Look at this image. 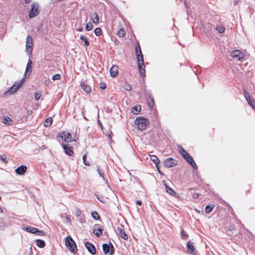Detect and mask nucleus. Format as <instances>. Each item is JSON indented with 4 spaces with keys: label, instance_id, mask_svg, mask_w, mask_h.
I'll list each match as a JSON object with an SVG mask.
<instances>
[{
    "label": "nucleus",
    "instance_id": "nucleus-55",
    "mask_svg": "<svg viewBox=\"0 0 255 255\" xmlns=\"http://www.w3.org/2000/svg\"><path fill=\"white\" fill-rule=\"evenodd\" d=\"M82 29H83L82 28H79L78 29V30L79 31H82Z\"/></svg>",
    "mask_w": 255,
    "mask_h": 255
},
{
    "label": "nucleus",
    "instance_id": "nucleus-28",
    "mask_svg": "<svg viewBox=\"0 0 255 255\" xmlns=\"http://www.w3.org/2000/svg\"><path fill=\"white\" fill-rule=\"evenodd\" d=\"M52 123V119L51 118L46 119L44 122V126L45 127H49Z\"/></svg>",
    "mask_w": 255,
    "mask_h": 255
},
{
    "label": "nucleus",
    "instance_id": "nucleus-41",
    "mask_svg": "<svg viewBox=\"0 0 255 255\" xmlns=\"http://www.w3.org/2000/svg\"><path fill=\"white\" fill-rule=\"evenodd\" d=\"M87 156V154H84L83 155V162L85 165H89L90 162L86 161Z\"/></svg>",
    "mask_w": 255,
    "mask_h": 255
},
{
    "label": "nucleus",
    "instance_id": "nucleus-10",
    "mask_svg": "<svg viewBox=\"0 0 255 255\" xmlns=\"http://www.w3.org/2000/svg\"><path fill=\"white\" fill-rule=\"evenodd\" d=\"M117 233L119 237L124 240H127L128 239V236L126 234L125 231L124 230V227L122 225H120L118 227Z\"/></svg>",
    "mask_w": 255,
    "mask_h": 255
},
{
    "label": "nucleus",
    "instance_id": "nucleus-39",
    "mask_svg": "<svg viewBox=\"0 0 255 255\" xmlns=\"http://www.w3.org/2000/svg\"><path fill=\"white\" fill-rule=\"evenodd\" d=\"M214 206L212 207L210 205H207L205 207V212L207 213H209L211 212L212 211V209H213Z\"/></svg>",
    "mask_w": 255,
    "mask_h": 255
},
{
    "label": "nucleus",
    "instance_id": "nucleus-43",
    "mask_svg": "<svg viewBox=\"0 0 255 255\" xmlns=\"http://www.w3.org/2000/svg\"><path fill=\"white\" fill-rule=\"evenodd\" d=\"M101 32L102 30L100 28H96L94 30L95 34L97 36H99L101 34Z\"/></svg>",
    "mask_w": 255,
    "mask_h": 255
},
{
    "label": "nucleus",
    "instance_id": "nucleus-44",
    "mask_svg": "<svg viewBox=\"0 0 255 255\" xmlns=\"http://www.w3.org/2000/svg\"><path fill=\"white\" fill-rule=\"evenodd\" d=\"M41 97V94L38 92H36L34 94V99L36 101H38Z\"/></svg>",
    "mask_w": 255,
    "mask_h": 255
},
{
    "label": "nucleus",
    "instance_id": "nucleus-4",
    "mask_svg": "<svg viewBox=\"0 0 255 255\" xmlns=\"http://www.w3.org/2000/svg\"><path fill=\"white\" fill-rule=\"evenodd\" d=\"M39 12V5L37 3H33L31 5V9L29 11V17L30 18L37 16Z\"/></svg>",
    "mask_w": 255,
    "mask_h": 255
},
{
    "label": "nucleus",
    "instance_id": "nucleus-32",
    "mask_svg": "<svg viewBox=\"0 0 255 255\" xmlns=\"http://www.w3.org/2000/svg\"><path fill=\"white\" fill-rule=\"evenodd\" d=\"M96 197H97V199L100 201V202H102V203H105V201H106V198H107V197L105 196V197H103V196H101V195H96Z\"/></svg>",
    "mask_w": 255,
    "mask_h": 255
},
{
    "label": "nucleus",
    "instance_id": "nucleus-36",
    "mask_svg": "<svg viewBox=\"0 0 255 255\" xmlns=\"http://www.w3.org/2000/svg\"><path fill=\"white\" fill-rule=\"evenodd\" d=\"M62 217H63L65 219L66 221L71 224V219L70 217L67 215V214H65L62 215Z\"/></svg>",
    "mask_w": 255,
    "mask_h": 255
},
{
    "label": "nucleus",
    "instance_id": "nucleus-37",
    "mask_svg": "<svg viewBox=\"0 0 255 255\" xmlns=\"http://www.w3.org/2000/svg\"><path fill=\"white\" fill-rule=\"evenodd\" d=\"M148 106L150 108H152L154 106V101L152 98L149 97V101H148Z\"/></svg>",
    "mask_w": 255,
    "mask_h": 255
},
{
    "label": "nucleus",
    "instance_id": "nucleus-30",
    "mask_svg": "<svg viewBox=\"0 0 255 255\" xmlns=\"http://www.w3.org/2000/svg\"><path fill=\"white\" fill-rule=\"evenodd\" d=\"M37 246L39 248H43L45 246V242L43 240H36Z\"/></svg>",
    "mask_w": 255,
    "mask_h": 255
},
{
    "label": "nucleus",
    "instance_id": "nucleus-48",
    "mask_svg": "<svg viewBox=\"0 0 255 255\" xmlns=\"http://www.w3.org/2000/svg\"><path fill=\"white\" fill-rule=\"evenodd\" d=\"M180 234L183 238H186L188 237V235L185 234V233L183 230L181 231Z\"/></svg>",
    "mask_w": 255,
    "mask_h": 255
},
{
    "label": "nucleus",
    "instance_id": "nucleus-40",
    "mask_svg": "<svg viewBox=\"0 0 255 255\" xmlns=\"http://www.w3.org/2000/svg\"><path fill=\"white\" fill-rule=\"evenodd\" d=\"M216 29L218 31V32L220 33H222L225 31L224 27L222 26H217Z\"/></svg>",
    "mask_w": 255,
    "mask_h": 255
},
{
    "label": "nucleus",
    "instance_id": "nucleus-29",
    "mask_svg": "<svg viewBox=\"0 0 255 255\" xmlns=\"http://www.w3.org/2000/svg\"><path fill=\"white\" fill-rule=\"evenodd\" d=\"M32 61L29 60L26 68V73L30 72L32 70Z\"/></svg>",
    "mask_w": 255,
    "mask_h": 255
},
{
    "label": "nucleus",
    "instance_id": "nucleus-3",
    "mask_svg": "<svg viewBox=\"0 0 255 255\" xmlns=\"http://www.w3.org/2000/svg\"><path fill=\"white\" fill-rule=\"evenodd\" d=\"M65 244L66 247L69 249V250L75 253L77 251L76 245L70 236H68L65 239Z\"/></svg>",
    "mask_w": 255,
    "mask_h": 255
},
{
    "label": "nucleus",
    "instance_id": "nucleus-16",
    "mask_svg": "<svg viewBox=\"0 0 255 255\" xmlns=\"http://www.w3.org/2000/svg\"><path fill=\"white\" fill-rule=\"evenodd\" d=\"M27 170V167L25 165H22L18 167L15 170L16 174L19 175H23Z\"/></svg>",
    "mask_w": 255,
    "mask_h": 255
},
{
    "label": "nucleus",
    "instance_id": "nucleus-12",
    "mask_svg": "<svg viewBox=\"0 0 255 255\" xmlns=\"http://www.w3.org/2000/svg\"><path fill=\"white\" fill-rule=\"evenodd\" d=\"M164 165L167 167H171L177 164V161L175 159L169 157L164 161Z\"/></svg>",
    "mask_w": 255,
    "mask_h": 255
},
{
    "label": "nucleus",
    "instance_id": "nucleus-14",
    "mask_svg": "<svg viewBox=\"0 0 255 255\" xmlns=\"http://www.w3.org/2000/svg\"><path fill=\"white\" fill-rule=\"evenodd\" d=\"M85 246L89 253H90L92 255L95 254L96 250L94 245L88 242H86L85 244Z\"/></svg>",
    "mask_w": 255,
    "mask_h": 255
},
{
    "label": "nucleus",
    "instance_id": "nucleus-47",
    "mask_svg": "<svg viewBox=\"0 0 255 255\" xmlns=\"http://www.w3.org/2000/svg\"><path fill=\"white\" fill-rule=\"evenodd\" d=\"M81 215V211L80 209H77L75 211V216L76 217H79Z\"/></svg>",
    "mask_w": 255,
    "mask_h": 255
},
{
    "label": "nucleus",
    "instance_id": "nucleus-53",
    "mask_svg": "<svg viewBox=\"0 0 255 255\" xmlns=\"http://www.w3.org/2000/svg\"><path fill=\"white\" fill-rule=\"evenodd\" d=\"M26 3H28L31 1V0H24Z\"/></svg>",
    "mask_w": 255,
    "mask_h": 255
},
{
    "label": "nucleus",
    "instance_id": "nucleus-9",
    "mask_svg": "<svg viewBox=\"0 0 255 255\" xmlns=\"http://www.w3.org/2000/svg\"><path fill=\"white\" fill-rule=\"evenodd\" d=\"M103 249L104 254L106 255L110 253V255H112L114 252V247L111 243L110 244H104L103 245Z\"/></svg>",
    "mask_w": 255,
    "mask_h": 255
},
{
    "label": "nucleus",
    "instance_id": "nucleus-49",
    "mask_svg": "<svg viewBox=\"0 0 255 255\" xmlns=\"http://www.w3.org/2000/svg\"><path fill=\"white\" fill-rule=\"evenodd\" d=\"M100 87V89H101L102 90H104L106 88V85L104 83H101Z\"/></svg>",
    "mask_w": 255,
    "mask_h": 255
},
{
    "label": "nucleus",
    "instance_id": "nucleus-34",
    "mask_svg": "<svg viewBox=\"0 0 255 255\" xmlns=\"http://www.w3.org/2000/svg\"><path fill=\"white\" fill-rule=\"evenodd\" d=\"M125 34H126V32H125V30L123 28L120 29L117 32V34L118 35V36H119L120 37L124 36Z\"/></svg>",
    "mask_w": 255,
    "mask_h": 255
},
{
    "label": "nucleus",
    "instance_id": "nucleus-8",
    "mask_svg": "<svg viewBox=\"0 0 255 255\" xmlns=\"http://www.w3.org/2000/svg\"><path fill=\"white\" fill-rule=\"evenodd\" d=\"M230 56L233 58H237L239 61H241L244 58V54L240 50H235L231 53Z\"/></svg>",
    "mask_w": 255,
    "mask_h": 255
},
{
    "label": "nucleus",
    "instance_id": "nucleus-50",
    "mask_svg": "<svg viewBox=\"0 0 255 255\" xmlns=\"http://www.w3.org/2000/svg\"><path fill=\"white\" fill-rule=\"evenodd\" d=\"M198 197H199V195L198 193H196L193 194V197H194L195 198H197Z\"/></svg>",
    "mask_w": 255,
    "mask_h": 255
},
{
    "label": "nucleus",
    "instance_id": "nucleus-31",
    "mask_svg": "<svg viewBox=\"0 0 255 255\" xmlns=\"http://www.w3.org/2000/svg\"><path fill=\"white\" fill-rule=\"evenodd\" d=\"M80 39L84 42V45L85 46L89 45V42L88 41L87 38L85 36L81 35L80 36Z\"/></svg>",
    "mask_w": 255,
    "mask_h": 255
},
{
    "label": "nucleus",
    "instance_id": "nucleus-27",
    "mask_svg": "<svg viewBox=\"0 0 255 255\" xmlns=\"http://www.w3.org/2000/svg\"><path fill=\"white\" fill-rule=\"evenodd\" d=\"M150 159L154 162L156 167L159 163V160L156 156L152 155H150ZM158 168V167H157Z\"/></svg>",
    "mask_w": 255,
    "mask_h": 255
},
{
    "label": "nucleus",
    "instance_id": "nucleus-13",
    "mask_svg": "<svg viewBox=\"0 0 255 255\" xmlns=\"http://www.w3.org/2000/svg\"><path fill=\"white\" fill-rule=\"evenodd\" d=\"M244 95L245 97V98L248 103L249 105L252 107L253 109H255V103L254 100H252L251 99V98L250 96L249 95V94L246 92V91H244Z\"/></svg>",
    "mask_w": 255,
    "mask_h": 255
},
{
    "label": "nucleus",
    "instance_id": "nucleus-35",
    "mask_svg": "<svg viewBox=\"0 0 255 255\" xmlns=\"http://www.w3.org/2000/svg\"><path fill=\"white\" fill-rule=\"evenodd\" d=\"M97 171L98 172V173L99 174V175L102 177V178L105 180V178H104V173H105V171L103 170H102L101 168L98 167L97 168Z\"/></svg>",
    "mask_w": 255,
    "mask_h": 255
},
{
    "label": "nucleus",
    "instance_id": "nucleus-54",
    "mask_svg": "<svg viewBox=\"0 0 255 255\" xmlns=\"http://www.w3.org/2000/svg\"><path fill=\"white\" fill-rule=\"evenodd\" d=\"M3 210L2 209V208L0 206V213H3Z\"/></svg>",
    "mask_w": 255,
    "mask_h": 255
},
{
    "label": "nucleus",
    "instance_id": "nucleus-24",
    "mask_svg": "<svg viewBox=\"0 0 255 255\" xmlns=\"http://www.w3.org/2000/svg\"><path fill=\"white\" fill-rule=\"evenodd\" d=\"M135 53L137 60H138V57L140 58L141 57H143L141 53V51L140 49V47L139 44H138L135 47Z\"/></svg>",
    "mask_w": 255,
    "mask_h": 255
},
{
    "label": "nucleus",
    "instance_id": "nucleus-5",
    "mask_svg": "<svg viewBox=\"0 0 255 255\" xmlns=\"http://www.w3.org/2000/svg\"><path fill=\"white\" fill-rule=\"evenodd\" d=\"M33 40L30 35L26 37L25 51L28 55H30L32 51Z\"/></svg>",
    "mask_w": 255,
    "mask_h": 255
},
{
    "label": "nucleus",
    "instance_id": "nucleus-51",
    "mask_svg": "<svg viewBox=\"0 0 255 255\" xmlns=\"http://www.w3.org/2000/svg\"><path fill=\"white\" fill-rule=\"evenodd\" d=\"M5 158H4L2 155H0V160L4 161L5 160Z\"/></svg>",
    "mask_w": 255,
    "mask_h": 255
},
{
    "label": "nucleus",
    "instance_id": "nucleus-52",
    "mask_svg": "<svg viewBox=\"0 0 255 255\" xmlns=\"http://www.w3.org/2000/svg\"><path fill=\"white\" fill-rule=\"evenodd\" d=\"M136 203L137 205H141V202L140 200L136 201Z\"/></svg>",
    "mask_w": 255,
    "mask_h": 255
},
{
    "label": "nucleus",
    "instance_id": "nucleus-7",
    "mask_svg": "<svg viewBox=\"0 0 255 255\" xmlns=\"http://www.w3.org/2000/svg\"><path fill=\"white\" fill-rule=\"evenodd\" d=\"M58 137H60L66 142H69L73 141L71 134L66 131H63L60 133Z\"/></svg>",
    "mask_w": 255,
    "mask_h": 255
},
{
    "label": "nucleus",
    "instance_id": "nucleus-1",
    "mask_svg": "<svg viewBox=\"0 0 255 255\" xmlns=\"http://www.w3.org/2000/svg\"><path fill=\"white\" fill-rule=\"evenodd\" d=\"M148 123L149 122L147 119L143 117H138L136 118L135 121V124L137 125L138 129L140 130L144 129Z\"/></svg>",
    "mask_w": 255,
    "mask_h": 255
},
{
    "label": "nucleus",
    "instance_id": "nucleus-15",
    "mask_svg": "<svg viewBox=\"0 0 255 255\" xmlns=\"http://www.w3.org/2000/svg\"><path fill=\"white\" fill-rule=\"evenodd\" d=\"M103 229L100 227L99 225H96L93 230V234L97 237H100L102 234Z\"/></svg>",
    "mask_w": 255,
    "mask_h": 255
},
{
    "label": "nucleus",
    "instance_id": "nucleus-38",
    "mask_svg": "<svg viewBox=\"0 0 255 255\" xmlns=\"http://www.w3.org/2000/svg\"><path fill=\"white\" fill-rule=\"evenodd\" d=\"M11 121V120L10 118H9V117H5L3 119V123L5 124H7L8 125H10V123L9 122H10Z\"/></svg>",
    "mask_w": 255,
    "mask_h": 255
},
{
    "label": "nucleus",
    "instance_id": "nucleus-2",
    "mask_svg": "<svg viewBox=\"0 0 255 255\" xmlns=\"http://www.w3.org/2000/svg\"><path fill=\"white\" fill-rule=\"evenodd\" d=\"M24 81V78H23L20 82L13 84L4 94L5 95H12L15 93L21 87Z\"/></svg>",
    "mask_w": 255,
    "mask_h": 255
},
{
    "label": "nucleus",
    "instance_id": "nucleus-19",
    "mask_svg": "<svg viewBox=\"0 0 255 255\" xmlns=\"http://www.w3.org/2000/svg\"><path fill=\"white\" fill-rule=\"evenodd\" d=\"M187 252L190 254H192L193 255H196L195 252V248L194 246L190 242H188L187 244Z\"/></svg>",
    "mask_w": 255,
    "mask_h": 255
},
{
    "label": "nucleus",
    "instance_id": "nucleus-23",
    "mask_svg": "<svg viewBox=\"0 0 255 255\" xmlns=\"http://www.w3.org/2000/svg\"><path fill=\"white\" fill-rule=\"evenodd\" d=\"M82 89L87 93H89L91 91V87L85 83H83L81 84Z\"/></svg>",
    "mask_w": 255,
    "mask_h": 255
},
{
    "label": "nucleus",
    "instance_id": "nucleus-21",
    "mask_svg": "<svg viewBox=\"0 0 255 255\" xmlns=\"http://www.w3.org/2000/svg\"><path fill=\"white\" fill-rule=\"evenodd\" d=\"M178 148L180 154L182 156V157L184 158L189 155L187 153V152L181 145H179L178 146Z\"/></svg>",
    "mask_w": 255,
    "mask_h": 255
},
{
    "label": "nucleus",
    "instance_id": "nucleus-17",
    "mask_svg": "<svg viewBox=\"0 0 255 255\" xmlns=\"http://www.w3.org/2000/svg\"><path fill=\"white\" fill-rule=\"evenodd\" d=\"M184 159L188 162L189 164L191 165V166L194 169H196L197 168V166L196 163L190 155H188L186 157H185Z\"/></svg>",
    "mask_w": 255,
    "mask_h": 255
},
{
    "label": "nucleus",
    "instance_id": "nucleus-42",
    "mask_svg": "<svg viewBox=\"0 0 255 255\" xmlns=\"http://www.w3.org/2000/svg\"><path fill=\"white\" fill-rule=\"evenodd\" d=\"M92 215L93 216V218L95 220H98L100 219V216L99 215L98 213L96 212H94L92 213Z\"/></svg>",
    "mask_w": 255,
    "mask_h": 255
},
{
    "label": "nucleus",
    "instance_id": "nucleus-22",
    "mask_svg": "<svg viewBox=\"0 0 255 255\" xmlns=\"http://www.w3.org/2000/svg\"><path fill=\"white\" fill-rule=\"evenodd\" d=\"M141 110V107L140 105H136L131 109V112L134 114L137 115Z\"/></svg>",
    "mask_w": 255,
    "mask_h": 255
},
{
    "label": "nucleus",
    "instance_id": "nucleus-33",
    "mask_svg": "<svg viewBox=\"0 0 255 255\" xmlns=\"http://www.w3.org/2000/svg\"><path fill=\"white\" fill-rule=\"evenodd\" d=\"M93 27V24L91 22H89L86 24L85 29L87 31H90L92 29Z\"/></svg>",
    "mask_w": 255,
    "mask_h": 255
},
{
    "label": "nucleus",
    "instance_id": "nucleus-45",
    "mask_svg": "<svg viewBox=\"0 0 255 255\" xmlns=\"http://www.w3.org/2000/svg\"><path fill=\"white\" fill-rule=\"evenodd\" d=\"M61 78V75L60 74H55L52 76V80H59Z\"/></svg>",
    "mask_w": 255,
    "mask_h": 255
},
{
    "label": "nucleus",
    "instance_id": "nucleus-26",
    "mask_svg": "<svg viewBox=\"0 0 255 255\" xmlns=\"http://www.w3.org/2000/svg\"><path fill=\"white\" fill-rule=\"evenodd\" d=\"M165 187L166 192L169 194L174 196L176 194V192L171 188H170L167 184H165Z\"/></svg>",
    "mask_w": 255,
    "mask_h": 255
},
{
    "label": "nucleus",
    "instance_id": "nucleus-46",
    "mask_svg": "<svg viewBox=\"0 0 255 255\" xmlns=\"http://www.w3.org/2000/svg\"><path fill=\"white\" fill-rule=\"evenodd\" d=\"M124 89L126 91H129L131 90V87L129 84H126L124 86Z\"/></svg>",
    "mask_w": 255,
    "mask_h": 255
},
{
    "label": "nucleus",
    "instance_id": "nucleus-18",
    "mask_svg": "<svg viewBox=\"0 0 255 255\" xmlns=\"http://www.w3.org/2000/svg\"><path fill=\"white\" fill-rule=\"evenodd\" d=\"M119 72V68L116 65H113L110 69V74L112 77H116Z\"/></svg>",
    "mask_w": 255,
    "mask_h": 255
},
{
    "label": "nucleus",
    "instance_id": "nucleus-6",
    "mask_svg": "<svg viewBox=\"0 0 255 255\" xmlns=\"http://www.w3.org/2000/svg\"><path fill=\"white\" fill-rule=\"evenodd\" d=\"M137 63L139 73L142 77H144L145 75V70L143 57H138Z\"/></svg>",
    "mask_w": 255,
    "mask_h": 255
},
{
    "label": "nucleus",
    "instance_id": "nucleus-25",
    "mask_svg": "<svg viewBox=\"0 0 255 255\" xmlns=\"http://www.w3.org/2000/svg\"><path fill=\"white\" fill-rule=\"evenodd\" d=\"M91 19L94 23L97 24L99 23V18L97 13H94L91 15Z\"/></svg>",
    "mask_w": 255,
    "mask_h": 255
},
{
    "label": "nucleus",
    "instance_id": "nucleus-11",
    "mask_svg": "<svg viewBox=\"0 0 255 255\" xmlns=\"http://www.w3.org/2000/svg\"><path fill=\"white\" fill-rule=\"evenodd\" d=\"M24 230L33 234H35L40 236H42L44 235L43 232L42 231H39L38 229L32 227H28L24 229Z\"/></svg>",
    "mask_w": 255,
    "mask_h": 255
},
{
    "label": "nucleus",
    "instance_id": "nucleus-20",
    "mask_svg": "<svg viewBox=\"0 0 255 255\" xmlns=\"http://www.w3.org/2000/svg\"><path fill=\"white\" fill-rule=\"evenodd\" d=\"M63 149L65 153L68 155H71L73 153V150L68 145H63Z\"/></svg>",
    "mask_w": 255,
    "mask_h": 255
}]
</instances>
